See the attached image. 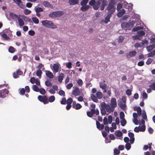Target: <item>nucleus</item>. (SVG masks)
<instances>
[{
  "label": "nucleus",
  "instance_id": "nucleus-1",
  "mask_svg": "<svg viewBox=\"0 0 155 155\" xmlns=\"http://www.w3.org/2000/svg\"><path fill=\"white\" fill-rule=\"evenodd\" d=\"M116 2L115 0H110L107 8V9L109 11V13L113 14L116 9Z\"/></svg>",
  "mask_w": 155,
  "mask_h": 155
},
{
  "label": "nucleus",
  "instance_id": "nucleus-2",
  "mask_svg": "<svg viewBox=\"0 0 155 155\" xmlns=\"http://www.w3.org/2000/svg\"><path fill=\"white\" fill-rule=\"evenodd\" d=\"M41 22L42 25L46 28L52 29L56 28H57V26L54 25L51 21L45 20L42 21Z\"/></svg>",
  "mask_w": 155,
  "mask_h": 155
},
{
  "label": "nucleus",
  "instance_id": "nucleus-3",
  "mask_svg": "<svg viewBox=\"0 0 155 155\" xmlns=\"http://www.w3.org/2000/svg\"><path fill=\"white\" fill-rule=\"evenodd\" d=\"M101 106L102 108H105L106 109L107 112L109 113L113 112L114 110V109L110 107V105L108 104L107 105L104 102H103L101 104Z\"/></svg>",
  "mask_w": 155,
  "mask_h": 155
},
{
  "label": "nucleus",
  "instance_id": "nucleus-4",
  "mask_svg": "<svg viewBox=\"0 0 155 155\" xmlns=\"http://www.w3.org/2000/svg\"><path fill=\"white\" fill-rule=\"evenodd\" d=\"M38 98L40 102H43L44 104H46L48 103V97L46 96H42L41 95H39L38 96Z\"/></svg>",
  "mask_w": 155,
  "mask_h": 155
},
{
  "label": "nucleus",
  "instance_id": "nucleus-5",
  "mask_svg": "<svg viewBox=\"0 0 155 155\" xmlns=\"http://www.w3.org/2000/svg\"><path fill=\"white\" fill-rule=\"evenodd\" d=\"M74 89L73 90L72 94L73 95L77 96L80 95V91L79 88L77 87H74Z\"/></svg>",
  "mask_w": 155,
  "mask_h": 155
},
{
  "label": "nucleus",
  "instance_id": "nucleus-6",
  "mask_svg": "<svg viewBox=\"0 0 155 155\" xmlns=\"http://www.w3.org/2000/svg\"><path fill=\"white\" fill-rule=\"evenodd\" d=\"M8 91L6 89L1 90V97L4 98L8 94Z\"/></svg>",
  "mask_w": 155,
  "mask_h": 155
},
{
  "label": "nucleus",
  "instance_id": "nucleus-7",
  "mask_svg": "<svg viewBox=\"0 0 155 155\" xmlns=\"http://www.w3.org/2000/svg\"><path fill=\"white\" fill-rule=\"evenodd\" d=\"M73 107L76 110H79L82 107L81 105L79 104H76V102L74 101L72 103Z\"/></svg>",
  "mask_w": 155,
  "mask_h": 155
},
{
  "label": "nucleus",
  "instance_id": "nucleus-8",
  "mask_svg": "<svg viewBox=\"0 0 155 155\" xmlns=\"http://www.w3.org/2000/svg\"><path fill=\"white\" fill-rule=\"evenodd\" d=\"M137 52L135 51H131L128 53L126 56L128 58H130L135 56L137 54Z\"/></svg>",
  "mask_w": 155,
  "mask_h": 155
},
{
  "label": "nucleus",
  "instance_id": "nucleus-9",
  "mask_svg": "<svg viewBox=\"0 0 155 155\" xmlns=\"http://www.w3.org/2000/svg\"><path fill=\"white\" fill-rule=\"evenodd\" d=\"M117 105V102L116 99L114 98H112L111 100V107L114 108L116 107Z\"/></svg>",
  "mask_w": 155,
  "mask_h": 155
},
{
  "label": "nucleus",
  "instance_id": "nucleus-10",
  "mask_svg": "<svg viewBox=\"0 0 155 155\" xmlns=\"http://www.w3.org/2000/svg\"><path fill=\"white\" fill-rule=\"evenodd\" d=\"M59 66L60 65L58 64H53V72L54 73H56L58 71Z\"/></svg>",
  "mask_w": 155,
  "mask_h": 155
},
{
  "label": "nucleus",
  "instance_id": "nucleus-11",
  "mask_svg": "<svg viewBox=\"0 0 155 155\" xmlns=\"http://www.w3.org/2000/svg\"><path fill=\"white\" fill-rule=\"evenodd\" d=\"M96 124L97 128L99 130H102L104 129V125L103 124H101L99 121H96Z\"/></svg>",
  "mask_w": 155,
  "mask_h": 155
},
{
  "label": "nucleus",
  "instance_id": "nucleus-12",
  "mask_svg": "<svg viewBox=\"0 0 155 155\" xmlns=\"http://www.w3.org/2000/svg\"><path fill=\"white\" fill-rule=\"evenodd\" d=\"M45 74L47 76L50 78H54V76L53 74L49 71H46Z\"/></svg>",
  "mask_w": 155,
  "mask_h": 155
},
{
  "label": "nucleus",
  "instance_id": "nucleus-13",
  "mask_svg": "<svg viewBox=\"0 0 155 155\" xmlns=\"http://www.w3.org/2000/svg\"><path fill=\"white\" fill-rule=\"evenodd\" d=\"M135 24L134 21H132L129 23L127 22V28L128 30H130V28L133 27Z\"/></svg>",
  "mask_w": 155,
  "mask_h": 155
},
{
  "label": "nucleus",
  "instance_id": "nucleus-14",
  "mask_svg": "<svg viewBox=\"0 0 155 155\" xmlns=\"http://www.w3.org/2000/svg\"><path fill=\"white\" fill-rule=\"evenodd\" d=\"M105 81H103V82H101L99 83L100 87L102 89H106L107 88V84L105 83Z\"/></svg>",
  "mask_w": 155,
  "mask_h": 155
},
{
  "label": "nucleus",
  "instance_id": "nucleus-15",
  "mask_svg": "<svg viewBox=\"0 0 155 155\" xmlns=\"http://www.w3.org/2000/svg\"><path fill=\"white\" fill-rule=\"evenodd\" d=\"M64 74L63 73H61L58 76V80L60 83H61L63 79Z\"/></svg>",
  "mask_w": 155,
  "mask_h": 155
},
{
  "label": "nucleus",
  "instance_id": "nucleus-16",
  "mask_svg": "<svg viewBox=\"0 0 155 155\" xmlns=\"http://www.w3.org/2000/svg\"><path fill=\"white\" fill-rule=\"evenodd\" d=\"M112 14H111L110 13H109L106 17L104 20V22L105 23L107 24L108 22L110 21V18L112 16Z\"/></svg>",
  "mask_w": 155,
  "mask_h": 155
},
{
  "label": "nucleus",
  "instance_id": "nucleus-17",
  "mask_svg": "<svg viewBox=\"0 0 155 155\" xmlns=\"http://www.w3.org/2000/svg\"><path fill=\"white\" fill-rule=\"evenodd\" d=\"M101 3L99 1H98L96 3L93 5V8L94 10H97L99 8L100 5Z\"/></svg>",
  "mask_w": 155,
  "mask_h": 155
},
{
  "label": "nucleus",
  "instance_id": "nucleus-18",
  "mask_svg": "<svg viewBox=\"0 0 155 155\" xmlns=\"http://www.w3.org/2000/svg\"><path fill=\"white\" fill-rule=\"evenodd\" d=\"M78 0H69V3L71 5H74L78 4Z\"/></svg>",
  "mask_w": 155,
  "mask_h": 155
},
{
  "label": "nucleus",
  "instance_id": "nucleus-19",
  "mask_svg": "<svg viewBox=\"0 0 155 155\" xmlns=\"http://www.w3.org/2000/svg\"><path fill=\"white\" fill-rule=\"evenodd\" d=\"M91 100L94 102L97 103L98 100L97 97H96L94 94H92L91 95Z\"/></svg>",
  "mask_w": 155,
  "mask_h": 155
},
{
  "label": "nucleus",
  "instance_id": "nucleus-20",
  "mask_svg": "<svg viewBox=\"0 0 155 155\" xmlns=\"http://www.w3.org/2000/svg\"><path fill=\"white\" fill-rule=\"evenodd\" d=\"M155 45L154 44H152L147 47V49L148 51L150 52L155 47Z\"/></svg>",
  "mask_w": 155,
  "mask_h": 155
},
{
  "label": "nucleus",
  "instance_id": "nucleus-21",
  "mask_svg": "<svg viewBox=\"0 0 155 155\" xmlns=\"http://www.w3.org/2000/svg\"><path fill=\"white\" fill-rule=\"evenodd\" d=\"M134 110L137 111V114L139 116H140L141 115L142 111L141 108L140 107H137L136 109H134Z\"/></svg>",
  "mask_w": 155,
  "mask_h": 155
},
{
  "label": "nucleus",
  "instance_id": "nucleus-22",
  "mask_svg": "<svg viewBox=\"0 0 155 155\" xmlns=\"http://www.w3.org/2000/svg\"><path fill=\"white\" fill-rule=\"evenodd\" d=\"M17 18L19 25L21 26L24 25V23L22 19L20 17H18Z\"/></svg>",
  "mask_w": 155,
  "mask_h": 155
},
{
  "label": "nucleus",
  "instance_id": "nucleus-23",
  "mask_svg": "<svg viewBox=\"0 0 155 155\" xmlns=\"http://www.w3.org/2000/svg\"><path fill=\"white\" fill-rule=\"evenodd\" d=\"M90 111L94 114H95L96 115H98L99 114V111L97 109L95 110L94 109H91Z\"/></svg>",
  "mask_w": 155,
  "mask_h": 155
},
{
  "label": "nucleus",
  "instance_id": "nucleus-24",
  "mask_svg": "<svg viewBox=\"0 0 155 155\" xmlns=\"http://www.w3.org/2000/svg\"><path fill=\"white\" fill-rule=\"evenodd\" d=\"M118 105L122 109H126V105L125 104H123L122 102H120L118 103Z\"/></svg>",
  "mask_w": 155,
  "mask_h": 155
},
{
  "label": "nucleus",
  "instance_id": "nucleus-25",
  "mask_svg": "<svg viewBox=\"0 0 155 155\" xmlns=\"http://www.w3.org/2000/svg\"><path fill=\"white\" fill-rule=\"evenodd\" d=\"M90 8V6L89 5H87L85 6H82L81 8V9L82 11H86L88 9Z\"/></svg>",
  "mask_w": 155,
  "mask_h": 155
},
{
  "label": "nucleus",
  "instance_id": "nucleus-26",
  "mask_svg": "<svg viewBox=\"0 0 155 155\" xmlns=\"http://www.w3.org/2000/svg\"><path fill=\"white\" fill-rule=\"evenodd\" d=\"M145 34V32L143 30H140L137 31V35L140 37L144 35Z\"/></svg>",
  "mask_w": 155,
  "mask_h": 155
},
{
  "label": "nucleus",
  "instance_id": "nucleus-27",
  "mask_svg": "<svg viewBox=\"0 0 155 155\" xmlns=\"http://www.w3.org/2000/svg\"><path fill=\"white\" fill-rule=\"evenodd\" d=\"M57 17L62 16L64 14V12L61 11H58L56 12Z\"/></svg>",
  "mask_w": 155,
  "mask_h": 155
},
{
  "label": "nucleus",
  "instance_id": "nucleus-28",
  "mask_svg": "<svg viewBox=\"0 0 155 155\" xmlns=\"http://www.w3.org/2000/svg\"><path fill=\"white\" fill-rule=\"evenodd\" d=\"M142 117L143 119L145 120H147V117L146 112L145 110H143L142 115Z\"/></svg>",
  "mask_w": 155,
  "mask_h": 155
},
{
  "label": "nucleus",
  "instance_id": "nucleus-29",
  "mask_svg": "<svg viewBox=\"0 0 155 155\" xmlns=\"http://www.w3.org/2000/svg\"><path fill=\"white\" fill-rule=\"evenodd\" d=\"M96 95L97 97L99 99L102 98L103 97L102 93L100 91H98L97 92Z\"/></svg>",
  "mask_w": 155,
  "mask_h": 155
},
{
  "label": "nucleus",
  "instance_id": "nucleus-30",
  "mask_svg": "<svg viewBox=\"0 0 155 155\" xmlns=\"http://www.w3.org/2000/svg\"><path fill=\"white\" fill-rule=\"evenodd\" d=\"M49 16L51 18H56L57 16L56 12H51L49 14Z\"/></svg>",
  "mask_w": 155,
  "mask_h": 155
},
{
  "label": "nucleus",
  "instance_id": "nucleus-31",
  "mask_svg": "<svg viewBox=\"0 0 155 155\" xmlns=\"http://www.w3.org/2000/svg\"><path fill=\"white\" fill-rule=\"evenodd\" d=\"M115 134L116 136L119 137H121L122 135V133L120 130L118 131L117 132L116 131Z\"/></svg>",
  "mask_w": 155,
  "mask_h": 155
},
{
  "label": "nucleus",
  "instance_id": "nucleus-32",
  "mask_svg": "<svg viewBox=\"0 0 155 155\" xmlns=\"http://www.w3.org/2000/svg\"><path fill=\"white\" fill-rule=\"evenodd\" d=\"M16 51L15 48L12 46H10L8 49V51L10 53H13Z\"/></svg>",
  "mask_w": 155,
  "mask_h": 155
},
{
  "label": "nucleus",
  "instance_id": "nucleus-33",
  "mask_svg": "<svg viewBox=\"0 0 155 155\" xmlns=\"http://www.w3.org/2000/svg\"><path fill=\"white\" fill-rule=\"evenodd\" d=\"M48 100V102H52L54 101L55 100V97L54 96H50Z\"/></svg>",
  "mask_w": 155,
  "mask_h": 155
},
{
  "label": "nucleus",
  "instance_id": "nucleus-34",
  "mask_svg": "<svg viewBox=\"0 0 155 155\" xmlns=\"http://www.w3.org/2000/svg\"><path fill=\"white\" fill-rule=\"evenodd\" d=\"M138 128L140 129V131L144 132L145 130L146 127L144 125H142L141 127L139 126Z\"/></svg>",
  "mask_w": 155,
  "mask_h": 155
},
{
  "label": "nucleus",
  "instance_id": "nucleus-35",
  "mask_svg": "<svg viewBox=\"0 0 155 155\" xmlns=\"http://www.w3.org/2000/svg\"><path fill=\"white\" fill-rule=\"evenodd\" d=\"M121 124L122 126H124L127 123V121L125 119H122L120 121Z\"/></svg>",
  "mask_w": 155,
  "mask_h": 155
},
{
  "label": "nucleus",
  "instance_id": "nucleus-36",
  "mask_svg": "<svg viewBox=\"0 0 155 155\" xmlns=\"http://www.w3.org/2000/svg\"><path fill=\"white\" fill-rule=\"evenodd\" d=\"M32 89L33 90L35 91L38 92H39V89L38 87L35 85H33Z\"/></svg>",
  "mask_w": 155,
  "mask_h": 155
},
{
  "label": "nucleus",
  "instance_id": "nucleus-37",
  "mask_svg": "<svg viewBox=\"0 0 155 155\" xmlns=\"http://www.w3.org/2000/svg\"><path fill=\"white\" fill-rule=\"evenodd\" d=\"M10 17L12 18V19L14 18H18L19 17L17 15L14 14L12 13H10L9 14Z\"/></svg>",
  "mask_w": 155,
  "mask_h": 155
},
{
  "label": "nucleus",
  "instance_id": "nucleus-38",
  "mask_svg": "<svg viewBox=\"0 0 155 155\" xmlns=\"http://www.w3.org/2000/svg\"><path fill=\"white\" fill-rule=\"evenodd\" d=\"M32 20L33 22L36 24H38L39 23V20L36 17L32 18Z\"/></svg>",
  "mask_w": 155,
  "mask_h": 155
},
{
  "label": "nucleus",
  "instance_id": "nucleus-39",
  "mask_svg": "<svg viewBox=\"0 0 155 155\" xmlns=\"http://www.w3.org/2000/svg\"><path fill=\"white\" fill-rule=\"evenodd\" d=\"M155 54V50L150 52L148 54V57H152Z\"/></svg>",
  "mask_w": 155,
  "mask_h": 155
},
{
  "label": "nucleus",
  "instance_id": "nucleus-40",
  "mask_svg": "<svg viewBox=\"0 0 155 155\" xmlns=\"http://www.w3.org/2000/svg\"><path fill=\"white\" fill-rule=\"evenodd\" d=\"M88 0H83L81 2V5L82 6L85 5L88 3Z\"/></svg>",
  "mask_w": 155,
  "mask_h": 155
},
{
  "label": "nucleus",
  "instance_id": "nucleus-41",
  "mask_svg": "<svg viewBox=\"0 0 155 155\" xmlns=\"http://www.w3.org/2000/svg\"><path fill=\"white\" fill-rule=\"evenodd\" d=\"M127 22H123L121 24V26L122 28H127Z\"/></svg>",
  "mask_w": 155,
  "mask_h": 155
},
{
  "label": "nucleus",
  "instance_id": "nucleus-42",
  "mask_svg": "<svg viewBox=\"0 0 155 155\" xmlns=\"http://www.w3.org/2000/svg\"><path fill=\"white\" fill-rule=\"evenodd\" d=\"M17 4L19 6V7L21 8H24L25 7V5L23 4L21 1V2H19Z\"/></svg>",
  "mask_w": 155,
  "mask_h": 155
},
{
  "label": "nucleus",
  "instance_id": "nucleus-43",
  "mask_svg": "<svg viewBox=\"0 0 155 155\" xmlns=\"http://www.w3.org/2000/svg\"><path fill=\"white\" fill-rule=\"evenodd\" d=\"M39 92L42 94H44L46 93L45 90L43 88L39 89Z\"/></svg>",
  "mask_w": 155,
  "mask_h": 155
},
{
  "label": "nucleus",
  "instance_id": "nucleus-44",
  "mask_svg": "<svg viewBox=\"0 0 155 155\" xmlns=\"http://www.w3.org/2000/svg\"><path fill=\"white\" fill-rule=\"evenodd\" d=\"M45 84L47 87H51L52 86V84L49 81H45Z\"/></svg>",
  "mask_w": 155,
  "mask_h": 155
},
{
  "label": "nucleus",
  "instance_id": "nucleus-45",
  "mask_svg": "<svg viewBox=\"0 0 155 155\" xmlns=\"http://www.w3.org/2000/svg\"><path fill=\"white\" fill-rule=\"evenodd\" d=\"M73 101L72 99L71 98H69L66 100V103L67 104H71Z\"/></svg>",
  "mask_w": 155,
  "mask_h": 155
},
{
  "label": "nucleus",
  "instance_id": "nucleus-46",
  "mask_svg": "<svg viewBox=\"0 0 155 155\" xmlns=\"http://www.w3.org/2000/svg\"><path fill=\"white\" fill-rule=\"evenodd\" d=\"M42 74V72L41 69H38V70L36 73V75L38 77L41 76Z\"/></svg>",
  "mask_w": 155,
  "mask_h": 155
},
{
  "label": "nucleus",
  "instance_id": "nucleus-47",
  "mask_svg": "<svg viewBox=\"0 0 155 155\" xmlns=\"http://www.w3.org/2000/svg\"><path fill=\"white\" fill-rule=\"evenodd\" d=\"M122 5L120 3H118L117 5V9L118 11H119L122 7Z\"/></svg>",
  "mask_w": 155,
  "mask_h": 155
},
{
  "label": "nucleus",
  "instance_id": "nucleus-48",
  "mask_svg": "<svg viewBox=\"0 0 155 155\" xmlns=\"http://www.w3.org/2000/svg\"><path fill=\"white\" fill-rule=\"evenodd\" d=\"M125 148L127 150H129L131 148V145L130 143H127L125 145Z\"/></svg>",
  "mask_w": 155,
  "mask_h": 155
},
{
  "label": "nucleus",
  "instance_id": "nucleus-49",
  "mask_svg": "<svg viewBox=\"0 0 155 155\" xmlns=\"http://www.w3.org/2000/svg\"><path fill=\"white\" fill-rule=\"evenodd\" d=\"M35 10L36 12H43V10L42 8L38 7L35 8Z\"/></svg>",
  "mask_w": 155,
  "mask_h": 155
},
{
  "label": "nucleus",
  "instance_id": "nucleus-50",
  "mask_svg": "<svg viewBox=\"0 0 155 155\" xmlns=\"http://www.w3.org/2000/svg\"><path fill=\"white\" fill-rule=\"evenodd\" d=\"M141 29H142L141 27L137 26L136 27L132 29V30L133 31H137L140 30Z\"/></svg>",
  "mask_w": 155,
  "mask_h": 155
},
{
  "label": "nucleus",
  "instance_id": "nucleus-51",
  "mask_svg": "<svg viewBox=\"0 0 155 155\" xmlns=\"http://www.w3.org/2000/svg\"><path fill=\"white\" fill-rule=\"evenodd\" d=\"M77 83L79 86H81L83 84V81L81 79H79L77 81Z\"/></svg>",
  "mask_w": 155,
  "mask_h": 155
},
{
  "label": "nucleus",
  "instance_id": "nucleus-52",
  "mask_svg": "<svg viewBox=\"0 0 155 155\" xmlns=\"http://www.w3.org/2000/svg\"><path fill=\"white\" fill-rule=\"evenodd\" d=\"M73 86V84L71 83H70L66 86V88L67 89H70Z\"/></svg>",
  "mask_w": 155,
  "mask_h": 155
},
{
  "label": "nucleus",
  "instance_id": "nucleus-53",
  "mask_svg": "<svg viewBox=\"0 0 155 155\" xmlns=\"http://www.w3.org/2000/svg\"><path fill=\"white\" fill-rule=\"evenodd\" d=\"M153 61L152 59L151 58H149L146 62V63L147 65L150 64Z\"/></svg>",
  "mask_w": 155,
  "mask_h": 155
},
{
  "label": "nucleus",
  "instance_id": "nucleus-54",
  "mask_svg": "<svg viewBox=\"0 0 155 155\" xmlns=\"http://www.w3.org/2000/svg\"><path fill=\"white\" fill-rule=\"evenodd\" d=\"M99 1L102 2V5H103L105 6L107 3V1L106 0H99Z\"/></svg>",
  "mask_w": 155,
  "mask_h": 155
},
{
  "label": "nucleus",
  "instance_id": "nucleus-55",
  "mask_svg": "<svg viewBox=\"0 0 155 155\" xmlns=\"http://www.w3.org/2000/svg\"><path fill=\"white\" fill-rule=\"evenodd\" d=\"M108 122L109 124H110L112 121V117L111 116L109 115L108 117Z\"/></svg>",
  "mask_w": 155,
  "mask_h": 155
},
{
  "label": "nucleus",
  "instance_id": "nucleus-56",
  "mask_svg": "<svg viewBox=\"0 0 155 155\" xmlns=\"http://www.w3.org/2000/svg\"><path fill=\"white\" fill-rule=\"evenodd\" d=\"M31 11L29 10L26 9L24 12V14L25 15L29 14L31 13Z\"/></svg>",
  "mask_w": 155,
  "mask_h": 155
},
{
  "label": "nucleus",
  "instance_id": "nucleus-57",
  "mask_svg": "<svg viewBox=\"0 0 155 155\" xmlns=\"http://www.w3.org/2000/svg\"><path fill=\"white\" fill-rule=\"evenodd\" d=\"M87 116L90 117H92L94 115L91 111H87Z\"/></svg>",
  "mask_w": 155,
  "mask_h": 155
},
{
  "label": "nucleus",
  "instance_id": "nucleus-58",
  "mask_svg": "<svg viewBox=\"0 0 155 155\" xmlns=\"http://www.w3.org/2000/svg\"><path fill=\"white\" fill-rule=\"evenodd\" d=\"M120 118L121 119H124V114L123 111H121L120 113Z\"/></svg>",
  "mask_w": 155,
  "mask_h": 155
},
{
  "label": "nucleus",
  "instance_id": "nucleus-59",
  "mask_svg": "<svg viewBox=\"0 0 155 155\" xmlns=\"http://www.w3.org/2000/svg\"><path fill=\"white\" fill-rule=\"evenodd\" d=\"M126 93L127 95L130 96L131 95L132 93L130 89H127L126 90Z\"/></svg>",
  "mask_w": 155,
  "mask_h": 155
},
{
  "label": "nucleus",
  "instance_id": "nucleus-60",
  "mask_svg": "<svg viewBox=\"0 0 155 155\" xmlns=\"http://www.w3.org/2000/svg\"><path fill=\"white\" fill-rule=\"evenodd\" d=\"M59 94L63 96H65V92L62 90H60L58 92Z\"/></svg>",
  "mask_w": 155,
  "mask_h": 155
},
{
  "label": "nucleus",
  "instance_id": "nucleus-61",
  "mask_svg": "<svg viewBox=\"0 0 155 155\" xmlns=\"http://www.w3.org/2000/svg\"><path fill=\"white\" fill-rule=\"evenodd\" d=\"M124 38L122 36H120L119 37V39L118 41L119 42H122L124 40Z\"/></svg>",
  "mask_w": 155,
  "mask_h": 155
},
{
  "label": "nucleus",
  "instance_id": "nucleus-62",
  "mask_svg": "<svg viewBox=\"0 0 155 155\" xmlns=\"http://www.w3.org/2000/svg\"><path fill=\"white\" fill-rule=\"evenodd\" d=\"M66 103V100L65 97L63 98L61 101V103L62 104H65Z\"/></svg>",
  "mask_w": 155,
  "mask_h": 155
},
{
  "label": "nucleus",
  "instance_id": "nucleus-63",
  "mask_svg": "<svg viewBox=\"0 0 155 155\" xmlns=\"http://www.w3.org/2000/svg\"><path fill=\"white\" fill-rule=\"evenodd\" d=\"M2 37L5 40H7L9 38L5 34H3L2 35Z\"/></svg>",
  "mask_w": 155,
  "mask_h": 155
},
{
  "label": "nucleus",
  "instance_id": "nucleus-64",
  "mask_svg": "<svg viewBox=\"0 0 155 155\" xmlns=\"http://www.w3.org/2000/svg\"><path fill=\"white\" fill-rule=\"evenodd\" d=\"M150 87L153 90H155V82L153 83L150 86Z\"/></svg>",
  "mask_w": 155,
  "mask_h": 155
}]
</instances>
